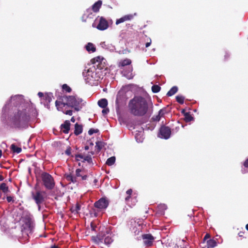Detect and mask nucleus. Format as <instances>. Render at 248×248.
<instances>
[{"mask_svg":"<svg viewBox=\"0 0 248 248\" xmlns=\"http://www.w3.org/2000/svg\"><path fill=\"white\" fill-rule=\"evenodd\" d=\"M178 91V88L176 86H173L170 90L167 93V95L168 96H171L174 94Z\"/></svg>","mask_w":248,"mask_h":248,"instance_id":"a878e982","label":"nucleus"},{"mask_svg":"<svg viewBox=\"0 0 248 248\" xmlns=\"http://www.w3.org/2000/svg\"><path fill=\"white\" fill-rule=\"evenodd\" d=\"M102 5V1L98 0L92 6V10L94 12H97L99 11L100 8Z\"/></svg>","mask_w":248,"mask_h":248,"instance_id":"aec40b11","label":"nucleus"},{"mask_svg":"<svg viewBox=\"0 0 248 248\" xmlns=\"http://www.w3.org/2000/svg\"><path fill=\"white\" fill-rule=\"evenodd\" d=\"M70 124L68 121H66L64 124L61 126V130L65 134H67L70 130Z\"/></svg>","mask_w":248,"mask_h":248,"instance_id":"f3484780","label":"nucleus"},{"mask_svg":"<svg viewBox=\"0 0 248 248\" xmlns=\"http://www.w3.org/2000/svg\"><path fill=\"white\" fill-rule=\"evenodd\" d=\"M133 68L132 66H129L127 68V70H123L122 73L123 75L126 77L127 79H132L133 78L132 74Z\"/></svg>","mask_w":248,"mask_h":248,"instance_id":"f8f14e48","label":"nucleus"},{"mask_svg":"<svg viewBox=\"0 0 248 248\" xmlns=\"http://www.w3.org/2000/svg\"><path fill=\"white\" fill-rule=\"evenodd\" d=\"M99 130L98 129H93V128H91L90 129L89 131H88V134L90 135H92V134H93V133H96L97 132H98Z\"/></svg>","mask_w":248,"mask_h":248,"instance_id":"4c0bfd02","label":"nucleus"},{"mask_svg":"<svg viewBox=\"0 0 248 248\" xmlns=\"http://www.w3.org/2000/svg\"><path fill=\"white\" fill-rule=\"evenodd\" d=\"M71 182L73 183H76L77 182L76 176L73 175Z\"/></svg>","mask_w":248,"mask_h":248,"instance_id":"49530a36","label":"nucleus"},{"mask_svg":"<svg viewBox=\"0 0 248 248\" xmlns=\"http://www.w3.org/2000/svg\"><path fill=\"white\" fill-rule=\"evenodd\" d=\"M82 100L77 96H64L55 102L58 110L63 111V108L68 106L79 111L82 107Z\"/></svg>","mask_w":248,"mask_h":248,"instance_id":"20e7f679","label":"nucleus"},{"mask_svg":"<svg viewBox=\"0 0 248 248\" xmlns=\"http://www.w3.org/2000/svg\"><path fill=\"white\" fill-rule=\"evenodd\" d=\"M246 229L248 231V224L246 226Z\"/></svg>","mask_w":248,"mask_h":248,"instance_id":"bf43d9fd","label":"nucleus"},{"mask_svg":"<svg viewBox=\"0 0 248 248\" xmlns=\"http://www.w3.org/2000/svg\"><path fill=\"white\" fill-rule=\"evenodd\" d=\"M104 146V143L101 141H97L96 142L95 147L98 150L100 151L102 147Z\"/></svg>","mask_w":248,"mask_h":248,"instance_id":"f704fd0d","label":"nucleus"},{"mask_svg":"<svg viewBox=\"0 0 248 248\" xmlns=\"http://www.w3.org/2000/svg\"><path fill=\"white\" fill-rule=\"evenodd\" d=\"M207 248H213L217 246V242L213 239H210L207 242Z\"/></svg>","mask_w":248,"mask_h":248,"instance_id":"393cba45","label":"nucleus"},{"mask_svg":"<svg viewBox=\"0 0 248 248\" xmlns=\"http://www.w3.org/2000/svg\"><path fill=\"white\" fill-rule=\"evenodd\" d=\"M62 89L63 90L65 91L66 92L69 93L71 92V88L66 84H63L62 86Z\"/></svg>","mask_w":248,"mask_h":248,"instance_id":"e433bc0d","label":"nucleus"},{"mask_svg":"<svg viewBox=\"0 0 248 248\" xmlns=\"http://www.w3.org/2000/svg\"><path fill=\"white\" fill-rule=\"evenodd\" d=\"M104 61V58L101 56H97L91 60L93 65L83 72V76L87 83L94 85L102 78V69L105 66Z\"/></svg>","mask_w":248,"mask_h":248,"instance_id":"f257e3e1","label":"nucleus"},{"mask_svg":"<svg viewBox=\"0 0 248 248\" xmlns=\"http://www.w3.org/2000/svg\"><path fill=\"white\" fill-rule=\"evenodd\" d=\"M131 61L130 59H126L121 61L119 62V67H124L126 65H129L131 64Z\"/></svg>","mask_w":248,"mask_h":248,"instance_id":"4be33fe9","label":"nucleus"},{"mask_svg":"<svg viewBox=\"0 0 248 248\" xmlns=\"http://www.w3.org/2000/svg\"><path fill=\"white\" fill-rule=\"evenodd\" d=\"M100 46L104 48L105 49H108L109 50H113L114 46H112L111 44H107L105 42H102L100 44Z\"/></svg>","mask_w":248,"mask_h":248,"instance_id":"b1692460","label":"nucleus"},{"mask_svg":"<svg viewBox=\"0 0 248 248\" xmlns=\"http://www.w3.org/2000/svg\"><path fill=\"white\" fill-rule=\"evenodd\" d=\"M94 28H96L100 31H104L107 29L108 27V24L105 18L103 17H98L96 18L92 25Z\"/></svg>","mask_w":248,"mask_h":248,"instance_id":"0eeeda50","label":"nucleus"},{"mask_svg":"<svg viewBox=\"0 0 248 248\" xmlns=\"http://www.w3.org/2000/svg\"><path fill=\"white\" fill-rule=\"evenodd\" d=\"M83 161H87L89 163H92V158L91 155H88L84 156Z\"/></svg>","mask_w":248,"mask_h":248,"instance_id":"c9c22d12","label":"nucleus"},{"mask_svg":"<svg viewBox=\"0 0 248 248\" xmlns=\"http://www.w3.org/2000/svg\"><path fill=\"white\" fill-rule=\"evenodd\" d=\"M134 17V16L133 15H125L121 18L117 19L116 21V24L118 25L121 23H123L124 21L130 20H131Z\"/></svg>","mask_w":248,"mask_h":248,"instance_id":"ddd939ff","label":"nucleus"},{"mask_svg":"<svg viewBox=\"0 0 248 248\" xmlns=\"http://www.w3.org/2000/svg\"><path fill=\"white\" fill-rule=\"evenodd\" d=\"M144 244L146 247L152 245L155 238L151 234H144L142 235Z\"/></svg>","mask_w":248,"mask_h":248,"instance_id":"9b49d317","label":"nucleus"},{"mask_svg":"<svg viewBox=\"0 0 248 248\" xmlns=\"http://www.w3.org/2000/svg\"><path fill=\"white\" fill-rule=\"evenodd\" d=\"M50 248H59V247L56 245H53Z\"/></svg>","mask_w":248,"mask_h":248,"instance_id":"864d4df0","label":"nucleus"},{"mask_svg":"<svg viewBox=\"0 0 248 248\" xmlns=\"http://www.w3.org/2000/svg\"><path fill=\"white\" fill-rule=\"evenodd\" d=\"M132 192H133V191L131 189H129L126 192L127 196L125 198V201L127 204H129V199L131 197V195L132 193Z\"/></svg>","mask_w":248,"mask_h":248,"instance_id":"cd10ccee","label":"nucleus"},{"mask_svg":"<svg viewBox=\"0 0 248 248\" xmlns=\"http://www.w3.org/2000/svg\"><path fill=\"white\" fill-rule=\"evenodd\" d=\"M171 134L170 129L167 126H163L160 128L158 137L162 139H168Z\"/></svg>","mask_w":248,"mask_h":248,"instance_id":"1a4fd4ad","label":"nucleus"},{"mask_svg":"<svg viewBox=\"0 0 248 248\" xmlns=\"http://www.w3.org/2000/svg\"><path fill=\"white\" fill-rule=\"evenodd\" d=\"M108 205V202L105 198H101L94 203L95 207L102 210L107 208Z\"/></svg>","mask_w":248,"mask_h":248,"instance_id":"9d476101","label":"nucleus"},{"mask_svg":"<svg viewBox=\"0 0 248 248\" xmlns=\"http://www.w3.org/2000/svg\"><path fill=\"white\" fill-rule=\"evenodd\" d=\"M244 165L245 167L248 168V159L246 160L245 162Z\"/></svg>","mask_w":248,"mask_h":248,"instance_id":"8fccbe9b","label":"nucleus"},{"mask_svg":"<svg viewBox=\"0 0 248 248\" xmlns=\"http://www.w3.org/2000/svg\"><path fill=\"white\" fill-rule=\"evenodd\" d=\"M36 116V111L32 108L19 109L15 114L12 120V126L19 129L26 128L31 117Z\"/></svg>","mask_w":248,"mask_h":248,"instance_id":"f03ea898","label":"nucleus"},{"mask_svg":"<svg viewBox=\"0 0 248 248\" xmlns=\"http://www.w3.org/2000/svg\"><path fill=\"white\" fill-rule=\"evenodd\" d=\"M22 222L21 232L22 234L29 235L31 234L34 228L32 216L30 214L27 213L22 217Z\"/></svg>","mask_w":248,"mask_h":248,"instance_id":"39448f33","label":"nucleus"},{"mask_svg":"<svg viewBox=\"0 0 248 248\" xmlns=\"http://www.w3.org/2000/svg\"><path fill=\"white\" fill-rule=\"evenodd\" d=\"M84 155H80V154L77 155L75 156L76 159L77 161H79L80 159H84Z\"/></svg>","mask_w":248,"mask_h":248,"instance_id":"a19ab883","label":"nucleus"},{"mask_svg":"<svg viewBox=\"0 0 248 248\" xmlns=\"http://www.w3.org/2000/svg\"><path fill=\"white\" fill-rule=\"evenodd\" d=\"M81 177L82 180H86V179H87V175H86V174H82L81 175Z\"/></svg>","mask_w":248,"mask_h":248,"instance_id":"09e8293b","label":"nucleus"},{"mask_svg":"<svg viewBox=\"0 0 248 248\" xmlns=\"http://www.w3.org/2000/svg\"><path fill=\"white\" fill-rule=\"evenodd\" d=\"M0 190H2L4 193H7L8 192V187L7 185L4 183H1L0 185Z\"/></svg>","mask_w":248,"mask_h":248,"instance_id":"7c9ffc66","label":"nucleus"},{"mask_svg":"<svg viewBox=\"0 0 248 248\" xmlns=\"http://www.w3.org/2000/svg\"><path fill=\"white\" fill-rule=\"evenodd\" d=\"M167 206L165 204H160L157 206V212L158 214L163 215L164 211L167 209Z\"/></svg>","mask_w":248,"mask_h":248,"instance_id":"a211bd4d","label":"nucleus"},{"mask_svg":"<svg viewBox=\"0 0 248 248\" xmlns=\"http://www.w3.org/2000/svg\"><path fill=\"white\" fill-rule=\"evenodd\" d=\"M209 235L208 234H206L205 235V236H204V239H206V238H209Z\"/></svg>","mask_w":248,"mask_h":248,"instance_id":"6e6d98bb","label":"nucleus"},{"mask_svg":"<svg viewBox=\"0 0 248 248\" xmlns=\"http://www.w3.org/2000/svg\"><path fill=\"white\" fill-rule=\"evenodd\" d=\"M136 140H137V141L138 142H141V141H142V140H140L139 141H138V139H137V136L136 137Z\"/></svg>","mask_w":248,"mask_h":248,"instance_id":"13d9d810","label":"nucleus"},{"mask_svg":"<svg viewBox=\"0 0 248 248\" xmlns=\"http://www.w3.org/2000/svg\"><path fill=\"white\" fill-rule=\"evenodd\" d=\"M108 112L109 109L108 108H104V109L102 111V112L104 115L108 114Z\"/></svg>","mask_w":248,"mask_h":248,"instance_id":"a18cd8bd","label":"nucleus"},{"mask_svg":"<svg viewBox=\"0 0 248 248\" xmlns=\"http://www.w3.org/2000/svg\"><path fill=\"white\" fill-rule=\"evenodd\" d=\"M71 121L72 122H75V118L73 117L71 119Z\"/></svg>","mask_w":248,"mask_h":248,"instance_id":"4d7b16f0","label":"nucleus"},{"mask_svg":"<svg viewBox=\"0 0 248 248\" xmlns=\"http://www.w3.org/2000/svg\"><path fill=\"white\" fill-rule=\"evenodd\" d=\"M185 119L187 122H190L193 119V117L188 113L185 114Z\"/></svg>","mask_w":248,"mask_h":248,"instance_id":"58836bf2","label":"nucleus"},{"mask_svg":"<svg viewBox=\"0 0 248 248\" xmlns=\"http://www.w3.org/2000/svg\"><path fill=\"white\" fill-rule=\"evenodd\" d=\"M9 105V104H8V103H7L5 104V107H6V106H7V105Z\"/></svg>","mask_w":248,"mask_h":248,"instance_id":"680f3d73","label":"nucleus"},{"mask_svg":"<svg viewBox=\"0 0 248 248\" xmlns=\"http://www.w3.org/2000/svg\"><path fill=\"white\" fill-rule=\"evenodd\" d=\"M128 108L130 113L134 116H143L148 112L149 105L141 96H135L130 100Z\"/></svg>","mask_w":248,"mask_h":248,"instance_id":"7ed1b4c3","label":"nucleus"},{"mask_svg":"<svg viewBox=\"0 0 248 248\" xmlns=\"http://www.w3.org/2000/svg\"><path fill=\"white\" fill-rule=\"evenodd\" d=\"M41 177L43 184L46 188L52 189L54 188L55 182L51 175L47 173H43Z\"/></svg>","mask_w":248,"mask_h":248,"instance_id":"423d86ee","label":"nucleus"},{"mask_svg":"<svg viewBox=\"0 0 248 248\" xmlns=\"http://www.w3.org/2000/svg\"><path fill=\"white\" fill-rule=\"evenodd\" d=\"M72 176H73V175L71 173L67 174L66 175V178L67 180L71 181V180L72 179Z\"/></svg>","mask_w":248,"mask_h":248,"instance_id":"c03bdc74","label":"nucleus"},{"mask_svg":"<svg viewBox=\"0 0 248 248\" xmlns=\"http://www.w3.org/2000/svg\"><path fill=\"white\" fill-rule=\"evenodd\" d=\"M32 199L35 201V203L38 205L40 208V204L43 202L46 196V193L45 191L37 190L35 192L31 193Z\"/></svg>","mask_w":248,"mask_h":248,"instance_id":"6e6552de","label":"nucleus"},{"mask_svg":"<svg viewBox=\"0 0 248 248\" xmlns=\"http://www.w3.org/2000/svg\"><path fill=\"white\" fill-rule=\"evenodd\" d=\"M3 179L4 178H3V176L0 174V181H2L3 180Z\"/></svg>","mask_w":248,"mask_h":248,"instance_id":"5fc2aeb1","label":"nucleus"},{"mask_svg":"<svg viewBox=\"0 0 248 248\" xmlns=\"http://www.w3.org/2000/svg\"><path fill=\"white\" fill-rule=\"evenodd\" d=\"M98 105L102 108H105L108 105V101L105 98L101 99L98 101Z\"/></svg>","mask_w":248,"mask_h":248,"instance_id":"412c9836","label":"nucleus"},{"mask_svg":"<svg viewBox=\"0 0 248 248\" xmlns=\"http://www.w3.org/2000/svg\"><path fill=\"white\" fill-rule=\"evenodd\" d=\"M38 95L40 97H42L43 96V93L41 92H39L38 93Z\"/></svg>","mask_w":248,"mask_h":248,"instance_id":"603ef678","label":"nucleus"},{"mask_svg":"<svg viewBox=\"0 0 248 248\" xmlns=\"http://www.w3.org/2000/svg\"><path fill=\"white\" fill-rule=\"evenodd\" d=\"M115 162V157L114 156H112L109 158H108L107 161H106V164L108 166H111L113 164H114Z\"/></svg>","mask_w":248,"mask_h":248,"instance_id":"c756f323","label":"nucleus"},{"mask_svg":"<svg viewBox=\"0 0 248 248\" xmlns=\"http://www.w3.org/2000/svg\"><path fill=\"white\" fill-rule=\"evenodd\" d=\"M176 99L178 103L183 104L184 102L185 98L182 95H177L176 96Z\"/></svg>","mask_w":248,"mask_h":248,"instance_id":"72a5a7b5","label":"nucleus"},{"mask_svg":"<svg viewBox=\"0 0 248 248\" xmlns=\"http://www.w3.org/2000/svg\"><path fill=\"white\" fill-rule=\"evenodd\" d=\"M93 240L96 243L99 244L100 243H103V238H102L100 235L93 237Z\"/></svg>","mask_w":248,"mask_h":248,"instance_id":"2f4dec72","label":"nucleus"},{"mask_svg":"<svg viewBox=\"0 0 248 248\" xmlns=\"http://www.w3.org/2000/svg\"><path fill=\"white\" fill-rule=\"evenodd\" d=\"M6 199L8 202L13 201V197L11 196H7Z\"/></svg>","mask_w":248,"mask_h":248,"instance_id":"de8ad7c7","label":"nucleus"},{"mask_svg":"<svg viewBox=\"0 0 248 248\" xmlns=\"http://www.w3.org/2000/svg\"><path fill=\"white\" fill-rule=\"evenodd\" d=\"M62 111L64 112V113H65L66 115L71 116L73 114V112L72 110H66L65 112H64L63 110Z\"/></svg>","mask_w":248,"mask_h":248,"instance_id":"79ce46f5","label":"nucleus"},{"mask_svg":"<svg viewBox=\"0 0 248 248\" xmlns=\"http://www.w3.org/2000/svg\"><path fill=\"white\" fill-rule=\"evenodd\" d=\"M71 151V149L70 147H69L68 148H67V149L66 150V151L65 152V154H66L68 155H70Z\"/></svg>","mask_w":248,"mask_h":248,"instance_id":"37998d69","label":"nucleus"},{"mask_svg":"<svg viewBox=\"0 0 248 248\" xmlns=\"http://www.w3.org/2000/svg\"><path fill=\"white\" fill-rule=\"evenodd\" d=\"M23 96L21 95H16L14 96L11 97V101L14 102V104L17 105L19 103H22L23 101Z\"/></svg>","mask_w":248,"mask_h":248,"instance_id":"dca6fc26","label":"nucleus"},{"mask_svg":"<svg viewBox=\"0 0 248 248\" xmlns=\"http://www.w3.org/2000/svg\"><path fill=\"white\" fill-rule=\"evenodd\" d=\"M80 209V205L77 203L75 206H73L71 208V211L72 213L74 214H78V211Z\"/></svg>","mask_w":248,"mask_h":248,"instance_id":"c85d7f7f","label":"nucleus"},{"mask_svg":"<svg viewBox=\"0 0 248 248\" xmlns=\"http://www.w3.org/2000/svg\"><path fill=\"white\" fill-rule=\"evenodd\" d=\"M116 103H118V99H117V100H116Z\"/></svg>","mask_w":248,"mask_h":248,"instance_id":"0e129e2a","label":"nucleus"},{"mask_svg":"<svg viewBox=\"0 0 248 248\" xmlns=\"http://www.w3.org/2000/svg\"><path fill=\"white\" fill-rule=\"evenodd\" d=\"M166 113V109H165V108L161 109L159 111L158 114L157 115L154 116L152 118V119L154 121L158 122L160 120V119L162 117H164V116Z\"/></svg>","mask_w":248,"mask_h":248,"instance_id":"4468645a","label":"nucleus"},{"mask_svg":"<svg viewBox=\"0 0 248 248\" xmlns=\"http://www.w3.org/2000/svg\"><path fill=\"white\" fill-rule=\"evenodd\" d=\"M160 87L157 85H153L152 87V90L154 93H157L159 92L160 90Z\"/></svg>","mask_w":248,"mask_h":248,"instance_id":"473e14b6","label":"nucleus"},{"mask_svg":"<svg viewBox=\"0 0 248 248\" xmlns=\"http://www.w3.org/2000/svg\"><path fill=\"white\" fill-rule=\"evenodd\" d=\"M89 149V147L88 146H86L85 147V149L86 150H88Z\"/></svg>","mask_w":248,"mask_h":248,"instance_id":"052dcab7","label":"nucleus"},{"mask_svg":"<svg viewBox=\"0 0 248 248\" xmlns=\"http://www.w3.org/2000/svg\"><path fill=\"white\" fill-rule=\"evenodd\" d=\"M82 132V126L81 125H79L78 124H75V129L74 133L76 135H79Z\"/></svg>","mask_w":248,"mask_h":248,"instance_id":"5701e85b","label":"nucleus"},{"mask_svg":"<svg viewBox=\"0 0 248 248\" xmlns=\"http://www.w3.org/2000/svg\"><path fill=\"white\" fill-rule=\"evenodd\" d=\"M151 44V40H150L149 42H147L146 44V45H145L146 47H149L150 46Z\"/></svg>","mask_w":248,"mask_h":248,"instance_id":"3c124183","label":"nucleus"},{"mask_svg":"<svg viewBox=\"0 0 248 248\" xmlns=\"http://www.w3.org/2000/svg\"><path fill=\"white\" fill-rule=\"evenodd\" d=\"M10 148L14 153L19 154L21 152V148L17 147L14 144L11 145Z\"/></svg>","mask_w":248,"mask_h":248,"instance_id":"bb28decb","label":"nucleus"},{"mask_svg":"<svg viewBox=\"0 0 248 248\" xmlns=\"http://www.w3.org/2000/svg\"><path fill=\"white\" fill-rule=\"evenodd\" d=\"M50 98H49L48 102H50Z\"/></svg>","mask_w":248,"mask_h":248,"instance_id":"e2e57ef3","label":"nucleus"},{"mask_svg":"<svg viewBox=\"0 0 248 248\" xmlns=\"http://www.w3.org/2000/svg\"><path fill=\"white\" fill-rule=\"evenodd\" d=\"M83 173H82V170L79 169H78L76 170V176L77 177H81V175Z\"/></svg>","mask_w":248,"mask_h":248,"instance_id":"ea45409f","label":"nucleus"},{"mask_svg":"<svg viewBox=\"0 0 248 248\" xmlns=\"http://www.w3.org/2000/svg\"><path fill=\"white\" fill-rule=\"evenodd\" d=\"M103 238V241L104 243L107 245H109L113 241L112 239V234L109 232H107V234H104L103 236H101Z\"/></svg>","mask_w":248,"mask_h":248,"instance_id":"2eb2a0df","label":"nucleus"},{"mask_svg":"<svg viewBox=\"0 0 248 248\" xmlns=\"http://www.w3.org/2000/svg\"><path fill=\"white\" fill-rule=\"evenodd\" d=\"M86 49L89 52H94L96 50L94 45L92 43H88L85 46Z\"/></svg>","mask_w":248,"mask_h":248,"instance_id":"6ab92c4d","label":"nucleus"}]
</instances>
